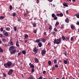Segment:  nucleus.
<instances>
[{"mask_svg": "<svg viewBox=\"0 0 79 79\" xmlns=\"http://www.w3.org/2000/svg\"><path fill=\"white\" fill-rule=\"evenodd\" d=\"M14 31H16V30H17V27H14Z\"/></svg>", "mask_w": 79, "mask_h": 79, "instance_id": "obj_39", "label": "nucleus"}, {"mask_svg": "<svg viewBox=\"0 0 79 79\" xmlns=\"http://www.w3.org/2000/svg\"><path fill=\"white\" fill-rule=\"evenodd\" d=\"M33 26L34 27H36V23H35V22L34 23H33Z\"/></svg>", "mask_w": 79, "mask_h": 79, "instance_id": "obj_14", "label": "nucleus"}, {"mask_svg": "<svg viewBox=\"0 0 79 79\" xmlns=\"http://www.w3.org/2000/svg\"><path fill=\"white\" fill-rule=\"evenodd\" d=\"M52 18H54L55 16V14L54 13H52Z\"/></svg>", "mask_w": 79, "mask_h": 79, "instance_id": "obj_31", "label": "nucleus"}, {"mask_svg": "<svg viewBox=\"0 0 79 79\" xmlns=\"http://www.w3.org/2000/svg\"><path fill=\"white\" fill-rule=\"evenodd\" d=\"M22 53L23 54V55H26V51L25 50H23L22 51Z\"/></svg>", "mask_w": 79, "mask_h": 79, "instance_id": "obj_13", "label": "nucleus"}, {"mask_svg": "<svg viewBox=\"0 0 79 79\" xmlns=\"http://www.w3.org/2000/svg\"><path fill=\"white\" fill-rule=\"evenodd\" d=\"M15 64H12V67H14V66H15Z\"/></svg>", "mask_w": 79, "mask_h": 79, "instance_id": "obj_62", "label": "nucleus"}, {"mask_svg": "<svg viewBox=\"0 0 79 79\" xmlns=\"http://www.w3.org/2000/svg\"><path fill=\"white\" fill-rule=\"evenodd\" d=\"M61 29H64V27H63V26H61Z\"/></svg>", "mask_w": 79, "mask_h": 79, "instance_id": "obj_59", "label": "nucleus"}, {"mask_svg": "<svg viewBox=\"0 0 79 79\" xmlns=\"http://www.w3.org/2000/svg\"><path fill=\"white\" fill-rule=\"evenodd\" d=\"M10 10H11L13 9V8L12 7V6L11 5L10 6Z\"/></svg>", "mask_w": 79, "mask_h": 79, "instance_id": "obj_40", "label": "nucleus"}, {"mask_svg": "<svg viewBox=\"0 0 79 79\" xmlns=\"http://www.w3.org/2000/svg\"><path fill=\"white\" fill-rule=\"evenodd\" d=\"M16 52V50H14L13 51H12L10 52L11 55H15Z\"/></svg>", "mask_w": 79, "mask_h": 79, "instance_id": "obj_6", "label": "nucleus"}, {"mask_svg": "<svg viewBox=\"0 0 79 79\" xmlns=\"http://www.w3.org/2000/svg\"><path fill=\"white\" fill-rule=\"evenodd\" d=\"M62 40V38H59L57 39H55L54 41V43L58 45L61 43Z\"/></svg>", "mask_w": 79, "mask_h": 79, "instance_id": "obj_1", "label": "nucleus"}, {"mask_svg": "<svg viewBox=\"0 0 79 79\" xmlns=\"http://www.w3.org/2000/svg\"><path fill=\"white\" fill-rule=\"evenodd\" d=\"M13 70L10 69L8 73V75H11L12 74H13Z\"/></svg>", "mask_w": 79, "mask_h": 79, "instance_id": "obj_3", "label": "nucleus"}, {"mask_svg": "<svg viewBox=\"0 0 79 79\" xmlns=\"http://www.w3.org/2000/svg\"><path fill=\"white\" fill-rule=\"evenodd\" d=\"M2 41L3 42H5V41H6V40H5V38H3L2 39Z\"/></svg>", "mask_w": 79, "mask_h": 79, "instance_id": "obj_45", "label": "nucleus"}, {"mask_svg": "<svg viewBox=\"0 0 79 79\" xmlns=\"http://www.w3.org/2000/svg\"><path fill=\"white\" fill-rule=\"evenodd\" d=\"M69 40V37H67L65 38V40L66 41H67V40Z\"/></svg>", "mask_w": 79, "mask_h": 79, "instance_id": "obj_27", "label": "nucleus"}, {"mask_svg": "<svg viewBox=\"0 0 79 79\" xmlns=\"http://www.w3.org/2000/svg\"><path fill=\"white\" fill-rule=\"evenodd\" d=\"M33 51L34 52L35 54H36L37 53V52H38V49H37V48L35 47V48H34Z\"/></svg>", "mask_w": 79, "mask_h": 79, "instance_id": "obj_5", "label": "nucleus"}, {"mask_svg": "<svg viewBox=\"0 0 79 79\" xmlns=\"http://www.w3.org/2000/svg\"><path fill=\"white\" fill-rule=\"evenodd\" d=\"M71 28L72 29H73V30H74V27L73 25H71Z\"/></svg>", "mask_w": 79, "mask_h": 79, "instance_id": "obj_16", "label": "nucleus"}, {"mask_svg": "<svg viewBox=\"0 0 79 79\" xmlns=\"http://www.w3.org/2000/svg\"><path fill=\"white\" fill-rule=\"evenodd\" d=\"M54 31H55V32H58V30L56 28H54Z\"/></svg>", "mask_w": 79, "mask_h": 79, "instance_id": "obj_34", "label": "nucleus"}, {"mask_svg": "<svg viewBox=\"0 0 79 79\" xmlns=\"http://www.w3.org/2000/svg\"><path fill=\"white\" fill-rule=\"evenodd\" d=\"M42 43H38V46L39 47H42Z\"/></svg>", "mask_w": 79, "mask_h": 79, "instance_id": "obj_22", "label": "nucleus"}, {"mask_svg": "<svg viewBox=\"0 0 79 79\" xmlns=\"http://www.w3.org/2000/svg\"><path fill=\"white\" fill-rule=\"evenodd\" d=\"M34 72V69L33 68L31 69V73H33Z\"/></svg>", "mask_w": 79, "mask_h": 79, "instance_id": "obj_28", "label": "nucleus"}, {"mask_svg": "<svg viewBox=\"0 0 79 79\" xmlns=\"http://www.w3.org/2000/svg\"><path fill=\"white\" fill-rule=\"evenodd\" d=\"M63 5L64 6H66V7H67V6H68V5H67V4H66V3H64L63 4Z\"/></svg>", "mask_w": 79, "mask_h": 79, "instance_id": "obj_19", "label": "nucleus"}, {"mask_svg": "<svg viewBox=\"0 0 79 79\" xmlns=\"http://www.w3.org/2000/svg\"><path fill=\"white\" fill-rule=\"evenodd\" d=\"M47 46H48V45H50V46L51 45V43H50V42H49L48 44L47 45Z\"/></svg>", "mask_w": 79, "mask_h": 79, "instance_id": "obj_49", "label": "nucleus"}, {"mask_svg": "<svg viewBox=\"0 0 79 79\" xmlns=\"http://www.w3.org/2000/svg\"><path fill=\"white\" fill-rule=\"evenodd\" d=\"M16 45L17 47H19V44H18V41H17L16 43Z\"/></svg>", "mask_w": 79, "mask_h": 79, "instance_id": "obj_20", "label": "nucleus"}, {"mask_svg": "<svg viewBox=\"0 0 79 79\" xmlns=\"http://www.w3.org/2000/svg\"><path fill=\"white\" fill-rule=\"evenodd\" d=\"M29 65L30 66V68H34V66L33 64H31V63H30Z\"/></svg>", "mask_w": 79, "mask_h": 79, "instance_id": "obj_9", "label": "nucleus"}, {"mask_svg": "<svg viewBox=\"0 0 79 79\" xmlns=\"http://www.w3.org/2000/svg\"><path fill=\"white\" fill-rule=\"evenodd\" d=\"M49 2H52L53 1V0H48Z\"/></svg>", "mask_w": 79, "mask_h": 79, "instance_id": "obj_63", "label": "nucleus"}, {"mask_svg": "<svg viewBox=\"0 0 79 79\" xmlns=\"http://www.w3.org/2000/svg\"><path fill=\"white\" fill-rule=\"evenodd\" d=\"M3 75H4V77H6V74H5V73H3Z\"/></svg>", "mask_w": 79, "mask_h": 79, "instance_id": "obj_54", "label": "nucleus"}, {"mask_svg": "<svg viewBox=\"0 0 79 79\" xmlns=\"http://www.w3.org/2000/svg\"><path fill=\"white\" fill-rule=\"evenodd\" d=\"M4 35L6 37H8V36H9V34L7 32H5L4 33Z\"/></svg>", "mask_w": 79, "mask_h": 79, "instance_id": "obj_10", "label": "nucleus"}, {"mask_svg": "<svg viewBox=\"0 0 79 79\" xmlns=\"http://www.w3.org/2000/svg\"><path fill=\"white\" fill-rule=\"evenodd\" d=\"M52 29V25H50L49 27V30L50 31Z\"/></svg>", "mask_w": 79, "mask_h": 79, "instance_id": "obj_18", "label": "nucleus"}, {"mask_svg": "<svg viewBox=\"0 0 79 79\" xmlns=\"http://www.w3.org/2000/svg\"><path fill=\"white\" fill-rule=\"evenodd\" d=\"M21 55V53L19 52L18 54V56H19V55Z\"/></svg>", "mask_w": 79, "mask_h": 79, "instance_id": "obj_58", "label": "nucleus"}, {"mask_svg": "<svg viewBox=\"0 0 79 79\" xmlns=\"http://www.w3.org/2000/svg\"><path fill=\"white\" fill-rule=\"evenodd\" d=\"M55 68H58V65L57 64H56L55 65Z\"/></svg>", "mask_w": 79, "mask_h": 79, "instance_id": "obj_44", "label": "nucleus"}, {"mask_svg": "<svg viewBox=\"0 0 79 79\" xmlns=\"http://www.w3.org/2000/svg\"><path fill=\"white\" fill-rule=\"evenodd\" d=\"M4 46H5V47H8V44H4Z\"/></svg>", "mask_w": 79, "mask_h": 79, "instance_id": "obj_57", "label": "nucleus"}, {"mask_svg": "<svg viewBox=\"0 0 79 79\" xmlns=\"http://www.w3.org/2000/svg\"><path fill=\"white\" fill-rule=\"evenodd\" d=\"M40 41L42 42H43L44 43H45V41H46V40L44 38H40Z\"/></svg>", "mask_w": 79, "mask_h": 79, "instance_id": "obj_8", "label": "nucleus"}, {"mask_svg": "<svg viewBox=\"0 0 79 79\" xmlns=\"http://www.w3.org/2000/svg\"><path fill=\"white\" fill-rule=\"evenodd\" d=\"M60 17H62L63 16V14L62 13H60Z\"/></svg>", "mask_w": 79, "mask_h": 79, "instance_id": "obj_38", "label": "nucleus"}, {"mask_svg": "<svg viewBox=\"0 0 79 79\" xmlns=\"http://www.w3.org/2000/svg\"><path fill=\"white\" fill-rule=\"evenodd\" d=\"M2 31H3V33H4V32H5L6 31H5V30H3Z\"/></svg>", "mask_w": 79, "mask_h": 79, "instance_id": "obj_64", "label": "nucleus"}, {"mask_svg": "<svg viewBox=\"0 0 79 79\" xmlns=\"http://www.w3.org/2000/svg\"><path fill=\"white\" fill-rule=\"evenodd\" d=\"M64 63L65 64H67V63H68V62L67 61V60H64Z\"/></svg>", "mask_w": 79, "mask_h": 79, "instance_id": "obj_33", "label": "nucleus"}, {"mask_svg": "<svg viewBox=\"0 0 79 79\" xmlns=\"http://www.w3.org/2000/svg\"><path fill=\"white\" fill-rule=\"evenodd\" d=\"M12 65V63L11 62L8 61L7 63L4 64V67H5L6 68H7L8 67L10 68Z\"/></svg>", "mask_w": 79, "mask_h": 79, "instance_id": "obj_2", "label": "nucleus"}, {"mask_svg": "<svg viewBox=\"0 0 79 79\" xmlns=\"http://www.w3.org/2000/svg\"><path fill=\"white\" fill-rule=\"evenodd\" d=\"M76 24L77 25H79V22L78 21H77V22Z\"/></svg>", "mask_w": 79, "mask_h": 79, "instance_id": "obj_55", "label": "nucleus"}, {"mask_svg": "<svg viewBox=\"0 0 79 79\" xmlns=\"http://www.w3.org/2000/svg\"><path fill=\"white\" fill-rule=\"evenodd\" d=\"M12 16H16V13H13L12 14Z\"/></svg>", "mask_w": 79, "mask_h": 79, "instance_id": "obj_42", "label": "nucleus"}, {"mask_svg": "<svg viewBox=\"0 0 79 79\" xmlns=\"http://www.w3.org/2000/svg\"><path fill=\"white\" fill-rule=\"evenodd\" d=\"M24 16H27V13H25L24 14Z\"/></svg>", "mask_w": 79, "mask_h": 79, "instance_id": "obj_46", "label": "nucleus"}, {"mask_svg": "<svg viewBox=\"0 0 79 79\" xmlns=\"http://www.w3.org/2000/svg\"><path fill=\"white\" fill-rule=\"evenodd\" d=\"M55 33H56L54 31H53L52 33L53 35H55Z\"/></svg>", "mask_w": 79, "mask_h": 79, "instance_id": "obj_56", "label": "nucleus"}, {"mask_svg": "<svg viewBox=\"0 0 79 79\" xmlns=\"http://www.w3.org/2000/svg\"><path fill=\"white\" fill-rule=\"evenodd\" d=\"M14 48H15V47H14V46H12L9 48V51L10 52V51H13L14 50Z\"/></svg>", "mask_w": 79, "mask_h": 79, "instance_id": "obj_4", "label": "nucleus"}, {"mask_svg": "<svg viewBox=\"0 0 79 79\" xmlns=\"http://www.w3.org/2000/svg\"><path fill=\"white\" fill-rule=\"evenodd\" d=\"M57 19V17L56 16L54 17V20H56V19Z\"/></svg>", "mask_w": 79, "mask_h": 79, "instance_id": "obj_41", "label": "nucleus"}, {"mask_svg": "<svg viewBox=\"0 0 79 79\" xmlns=\"http://www.w3.org/2000/svg\"><path fill=\"white\" fill-rule=\"evenodd\" d=\"M3 52V50L2 49V48L0 47V52Z\"/></svg>", "mask_w": 79, "mask_h": 79, "instance_id": "obj_35", "label": "nucleus"}, {"mask_svg": "<svg viewBox=\"0 0 79 79\" xmlns=\"http://www.w3.org/2000/svg\"><path fill=\"white\" fill-rule=\"evenodd\" d=\"M3 37V35L2 34H0V38H2Z\"/></svg>", "mask_w": 79, "mask_h": 79, "instance_id": "obj_51", "label": "nucleus"}, {"mask_svg": "<svg viewBox=\"0 0 79 79\" xmlns=\"http://www.w3.org/2000/svg\"><path fill=\"white\" fill-rule=\"evenodd\" d=\"M66 13L67 15H68V10H67L66 11Z\"/></svg>", "mask_w": 79, "mask_h": 79, "instance_id": "obj_61", "label": "nucleus"}, {"mask_svg": "<svg viewBox=\"0 0 79 79\" xmlns=\"http://www.w3.org/2000/svg\"><path fill=\"white\" fill-rule=\"evenodd\" d=\"M29 37V36H28V35H27V34H26L25 36H24V38H25V39H27V38H28V37Z\"/></svg>", "mask_w": 79, "mask_h": 79, "instance_id": "obj_23", "label": "nucleus"}, {"mask_svg": "<svg viewBox=\"0 0 79 79\" xmlns=\"http://www.w3.org/2000/svg\"><path fill=\"white\" fill-rule=\"evenodd\" d=\"M46 53V50H43L42 51L41 54L42 55H45Z\"/></svg>", "mask_w": 79, "mask_h": 79, "instance_id": "obj_7", "label": "nucleus"}, {"mask_svg": "<svg viewBox=\"0 0 79 79\" xmlns=\"http://www.w3.org/2000/svg\"><path fill=\"white\" fill-rule=\"evenodd\" d=\"M28 79H33V77H28Z\"/></svg>", "mask_w": 79, "mask_h": 79, "instance_id": "obj_50", "label": "nucleus"}, {"mask_svg": "<svg viewBox=\"0 0 79 79\" xmlns=\"http://www.w3.org/2000/svg\"><path fill=\"white\" fill-rule=\"evenodd\" d=\"M18 18V21H21V18Z\"/></svg>", "mask_w": 79, "mask_h": 79, "instance_id": "obj_47", "label": "nucleus"}, {"mask_svg": "<svg viewBox=\"0 0 79 79\" xmlns=\"http://www.w3.org/2000/svg\"><path fill=\"white\" fill-rule=\"evenodd\" d=\"M3 30V27L1 28L0 29V31H1V32H2Z\"/></svg>", "mask_w": 79, "mask_h": 79, "instance_id": "obj_48", "label": "nucleus"}, {"mask_svg": "<svg viewBox=\"0 0 79 79\" xmlns=\"http://www.w3.org/2000/svg\"><path fill=\"white\" fill-rule=\"evenodd\" d=\"M54 63L55 64H57V60L56 59H54L53 60Z\"/></svg>", "mask_w": 79, "mask_h": 79, "instance_id": "obj_21", "label": "nucleus"}, {"mask_svg": "<svg viewBox=\"0 0 79 79\" xmlns=\"http://www.w3.org/2000/svg\"><path fill=\"white\" fill-rule=\"evenodd\" d=\"M45 73H46V71H43V74H45Z\"/></svg>", "mask_w": 79, "mask_h": 79, "instance_id": "obj_53", "label": "nucleus"}, {"mask_svg": "<svg viewBox=\"0 0 79 79\" xmlns=\"http://www.w3.org/2000/svg\"><path fill=\"white\" fill-rule=\"evenodd\" d=\"M4 18H5V17L3 16H1L0 17V19H3Z\"/></svg>", "mask_w": 79, "mask_h": 79, "instance_id": "obj_32", "label": "nucleus"}, {"mask_svg": "<svg viewBox=\"0 0 79 79\" xmlns=\"http://www.w3.org/2000/svg\"><path fill=\"white\" fill-rule=\"evenodd\" d=\"M35 42L36 43H39L40 42V39H37L35 40Z\"/></svg>", "mask_w": 79, "mask_h": 79, "instance_id": "obj_15", "label": "nucleus"}, {"mask_svg": "<svg viewBox=\"0 0 79 79\" xmlns=\"http://www.w3.org/2000/svg\"><path fill=\"white\" fill-rule=\"evenodd\" d=\"M65 23H68L69 22V19L66 18V19L65 20Z\"/></svg>", "mask_w": 79, "mask_h": 79, "instance_id": "obj_11", "label": "nucleus"}, {"mask_svg": "<svg viewBox=\"0 0 79 79\" xmlns=\"http://www.w3.org/2000/svg\"><path fill=\"white\" fill-rule=\"evenodd\" d=\"M37 29H36L34 30V31H33V32L35 34H36V33H37Z\"/></svg>", "mask_w": 79, "mask_h": 79, "instance_id": "obj_29", "label": "nucleus"}, {"mask_svg": "<svg viewBox=\"0 0 79 79\" xmlns=\"http://www.w3.org/2000/svg\"><path fill=\"white\" fill-rule=\"evenodd\" d=\"M46 32L45 31L44 32V35H46Z\"/></svg>", "mask_w": 79, "mask_h": 79, "instance_id": "obj_60", "label": "nucleus"}, {"mask_svg": "<svg viewBox=\"0 0 79 79\" xmlns=\"http://www.w3.org/2000/svg\"><path fill=\"white\" fill-rule=\"evenodd\" d=\"M73 40H74V37H72L71 38V41H73Z\"/></svg>", "mask_w": 79, "mask_h": 79, "instance_id": "obj_43", "label": "nucleus"}, {"mask_svg": "<svg viewBox=\"0 0 79 79\" xmlns=\"http://www.w3.org/2000/svg\"><path fill=\"white\" fill-rule=\"evenodd\" d=\"M10 45H14L13 43V42H12V41H11L10 42Z\"/></svg>", "mask_w": 79, "mask_h": 79, "instance_id": "obj_37", "label": "nucleus"}, {"mask_svg": "<svg viewBox=\"0 0 79 79\" xmlns=\"http://www.w3.org/2000/svg\"><path fill=\"white\" fill-rule=\"evenodd\" d=\"M48 64L49 66H50V65H51V64H52V62H51V61L50 60H49L48 61Z\"/></svg>", "mask_w": 79, "mask_h": 79, "instance_id": "obj_24", "label": "nucleus"}, {"mask_svg": "<svg viewBox=\"0 0 79 79\" xmlns=\"http://www.w3.org/2000/svg\"><path fill=\"white\" fill-rule=\"evenodd\" d=\"M35 61L37 63H39V60L37 58H35Z\"/></svg>", "mask_w": 79, "mask_h": 79, "instance_id": "obj_12", "label": "nucleus"}, {"mask_svg": "<svg viewBox=\"0 0 79 79\" xmlns=\"http://www.w3.org/2000/svg\"><path fill=\"white\" fill-rule=\"evenodd\" d=\"M62 39L63 40H66V38L64 36H62Z\"/></svg>", "mask_w": 79, "mask_h": 79, "instance_id": "obj_26", "label": "nucleus"}, {"mask_svg": "<svg viewBox=\"0 0 79 79\" xmlns=\"http://www.w3.org/2000/svg\"><path fill=\"white\" fill-rule=\"evenodd\" d=\"M59 22H56L55 24V26H57V25H59Z\"/></svg>", "mask_w": 79, "mask_h": 79, "instance_id": "obj_30", "label": "nucleus"}, {"mask_svg": "<svg viewBox=\"0 0 79 79\" xmlns=\"http://www.w3.org/2000/svg\"><path fill=\"white\" fill-rule=\"evenodd\" d=\"M74 16H76L77 18H79V14H75Z\"/></svg>", "mask_w": 79, "mask_h": 79, "instance_id": "obj_25", "label": "nucleus"}, {"mask_svg": "<svg viewBox=\"0 0 79 79\" xmlns=\"http://www.w3.org/2000/svg\"><path fill=\"white\" fill-rule=\"evenodd\" d=\"M64 55H65V56H66L67 55V52H66V51L64 53Z\"/></svg>", "mask_w": 79, "mask_h": 79, "instance_id": "obj_36", "label": "nucleus"}, {"mask_svg": "<svg viewBox=\"0 0 79 79\" xmlns=\"http://www.w3.org/2000/svg\"><path fill=\"white\" fill-rule=\"evenodd\" d=\"M10 28L9 27H7L6 28V30L7 31H10Z\"/></svg>", "mask_w": 79, "mask_h": 79, "instance_id": "obj_17", "label": "nucleus"}, {"mask_svg": "<svg viewBox=\"0 0 79 79\" xmlns=\"http://www.w3.org/2000/svg\"><path fill=\"white\" fill-rule=\"evenodd\" d=\"M55 69V68L54 67H52V71H54V69Z\"/></svg>", "mask_w": 79, "mask_h": 79, "instance_id": "obj_52", "label": "nucleus"}]
</instances>
